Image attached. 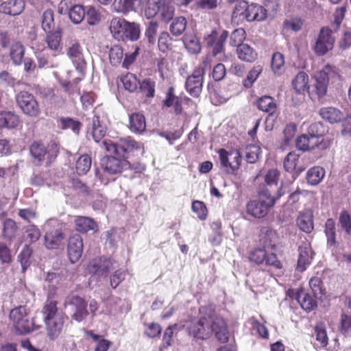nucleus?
<instances>
[{
  "instance_id": "obj_1",
  "label": "nucleus",
  "mask_w": 351,
  "mask_h": 351,
  "mask_svg": "<svg viewBox=\"0 0 351 351\" xmlns=\"http://www.w3.org/2000/svg\"><path fill=\"white\" fill-rule=\"evenodd\" d=\"M102 143L107 152L117 156H106L101 159V169L109 175L120 173L129 168L130 162L127 159L144 152L143 144L130 137L121 138L118 142L104 140Z\"/></svg>"
},
{
  "instance_id": "obj_2",
  "label": "nucleus",
  "mask_w": 351,
  "mask_h": 351,
  "mask_svg": "<svg viewBox=\"0 0 351 351\" xmlns=\"http://www.w3.org/2000/svg\"><path fill=\"white\" fill-rule=\"evenodd\" d=\"M283 195L282 186L278 188L275 196L271 195V191L267 187H261L258 192V198L247 202L246 212L254 218H263Z\"/></svg>"
},
{
  "instance_id": "obj_3",
  "label": "nucleus",
  "mask_w": 351,
  "mask_h": 351,
  "mask_svg": "<svg viewBox=\"0 0 351 351\" xmlns=\"http://www.w3.org/2000/svg\"><path fill=\"white\" fill-rule=\"evenodd\" d=\"M322 125L319 123L311 124L307 132L298 136L295 141L296 147L301 151H308L318 148L326 149L330 145V141L323 137Z\"/></svg>"
},
{
  "instance_id": "obj_4",
  "label": "nucleus",
  "mask_w": 351,
  "mask_h": 351,
  "mask_svg": "<svg viewBox=\"0 0 351 351\" xmlns=\"http://www.w3.org/2000/svg\"><path fill=\"white\" fill-rule=\"evenodd\" d=\"M210 68V62L206 58L202 63L195 68L193 73L189 75L185 82V88L188 93L193 97H198L202 90L204 77L206 70Z\"/></svg>"
},
{
  "instance_id": "obj_5",
  "label": "nucleus",
  "mask_w": 351,
  "mask_h": 351,
  "mask_svg": "<svg viewBox=\"0 0 351 351\" xmlns=\"http://www.w3.org/2000/svg\"><path fill=\"white\" fill-rule=\"evenodd\" d=\"M25 306H20L10 313V319L17 333L25 335L33 330V324L30 320Z\"/></svg>"
},
{
  "instance_id": "obj_6",
  "label": "nucleus",
  "mask_w": 351,
  "mask_h": 351,
  "mask_svg": "<svg viewBox=\"0 0 351 351\" xmlns=\"http://www.w3.org/2000/svg\"><path fill=\"white\" fill-rule=\"evenodd\" d=\"M210 310L198 319L197 321L191 323L189 327V333L191 336L197 339L206 340L212 336L210 329Z\"/></svg>"
},
{
  "instance_id": "obj_7",
  "label": "nucleus",
  "mask_w": 351,
  "mask_h": 351,
  "mask_svg": "<svg viewBox=\"0 0 351 351\" xmlns=\"http://www.w3.org/2000/svg\"><path fill=\"white\" fill-rule=\"evenodd\" d=\"M16 101L23 112L36 117L40 113L39 104L35 97L27 91H21L16 96Z\"/></svg>"
},
{
  "instance_id": "obj_8",
  "label": "nucleus",
  "mask_w": 351,
  "mask_h": 351,
  "mask_svg": "<svg viewBox=\"0 0 351 351\" xmlns=\"http://www.w3.org/2000/svg\"><path fill=\"white\" fill-rule=\"evenodd\" d=\"M210 329L212 335L214 334L215 338L221 343H227L229 340L230 333L228 329V325L225 319L215 313L214 310L210 309Z\"/></svg>"
},
{
  "instance_id": "obj_9",
  "label": "nucleus",
  "mask_w": 351,
  "mask_h": 351,
  "mask_svg": "<svg viewBox=\"0 0 351 351\" xmlns=\"http://www.w3.org/2000/svg\"><path fill=\"white\" fill-rule=\"evenodd\" d=\"M332 31L324 27L320 29L317 38L313 47L314 52L319 56H324L334 46L335 38L332 36Z\"/></svg>"
},
{
  "instance_id": "obj_10",
  "label": "nucleus",
  "mask_w": 351,
  "mask_h": 351,
  "mask_svg": "<svg viewBox=\"0 0 351 351\" xmlns=\"http://www.w3.org/2000/svg\"><path fill=\"white\" fill-rule=\"evenodd\" d=\"M66 54L76 70L82 73L86 69V62L84 56V49L80 43L75 40H71L68 45Z\"/></svg>"
},
{
  "instance_id": "obj_11",
  "label": "nucleus",
  "mask_w": 351,
  "mask_h": 351,
  "mask_svg": "<svg viewBox=\"0 0 351 351\" xmlns=\"http://www.w3.org/2000/svg\"><path fill=\"white\" fill-rule=\"evenodd\" d=\"M337 72L335 68L326 65L315 75V92L319 97H324L327 92L328 84L330 77H335Z\"/></svg>"
},
{
  "instance_id": "obj_12",
  "label": "nucleus",
  "mask_w": 351,
  "mask_h": 351,
  "mask_svg": "<svg viewBox=\"0 0 351 351\" xmlns=\"http://www.w3.org/2000/svg\"><path fill=\"white\" fill-rule=\"evenodd\" d=\"M263 242L264 243V247H271V248L273 249L275 245L271 243L267 245L266 236L263 239ZM249 259L252 263H280L278 261L276 254L274 252H267L265 248H258L254 250L251 252Z\"/></svg>"
},
{
  "instance_id": "obj_13",
  "label": "nucleus",
  "mask_w": 351,
  "mask_h": 351,
  "mask_svg": "<svg viewBox=\"0 0 351 351\" xmlns=\"http://www.w3.org/2000/svg\"><path fill=\"white\" fill-rule=\"evenodd\" d=\"M94 115L91 119H89V123L87 126V134L91 136L93 139L98 143L106 135L107 132V127L100 120L99 117L96 114L94 110Z\"/></svg>"
},
{
  "instance_id": "obj_14",
  "label": "nucleus",
  "mask_w": 351,
  "mask_h": 351,
  "mask_svg": "<svg viewBox=\"0 0 351 351\" xmlns=\"http://www.w3.org/2000/svg\"><path fill=\"white\" fill-rule=\"evenodd\" d=\"M219 154L221 166L230 167L233 171L239 168L242 158L238 150L234 149L230 152H227L224 149H221L219 151Z\"/></svg>"
},
{
  "instance_id": "obj_15",
  "label": "nucleus",
  "mask_w": 351,
  "mask_h": 351,
  "mask_svg": "<svg viewBox=\"0 0 351 351\" xmlns=\"http://www.w3.org/2000/svg\"><path fill=\"white\" fill-rule=\"evenodd\" d=\"M70 263H75L81 258L83 252V241L79 234H75L69 239L67 247Z\"/></svg>"
},
{
  "instance_id": "obj_16",
  "label": "nucleus",
  "mask_w": 351,
  "mask_h": 351,
  "mask_svg": "<svg viewBox=\"0 0 351 351\" xmlns=\"http://www.w3.org/2000/svg\"><path fill=\"white\" fill-rule=\"evenodd\" d=\"M45 41L48 48L53 51V56L56 57L61 53L62 47L60 41L62 38V30L57 27L55 30L46 32Z\"/></svg>"
},
{
  "instance_id": "obj_17",
  "label": "nucleus",
  "mask_w": 351,
  "mask_h": 351,
  "mask_svg": "<svg viewBox=\"0 0 351 351\" xmlns=\"http://www.w3.org/2000/svg\"><path fill=\"white\" fill-rule=\"evenodd\" d=\"M71 304L75 306V312L72 315L73 319L80 322L88 315L87 303L86 300L79 295L72 297Z\"/></svg>"
},
{
  "instance_id": "obj_18",
  "label": "nucleus",
  "mask_w": 351,
  "mask_h": 351,
  "mask_svg": "<svg viewBox=\"0 0 351 351\" xmlns=\"http://www.w3.org/2000/svg\"><path fill=\"white\" fill-rule=\"evenodd\" d=\"M267 17V10L257 3L247 5L245 18L247 21H263Z\"/></svg>"
},
{
  "instance_id": "obj_19",
  "label": "nucleus",
  "mask_w": 351,
  "mask_h": 351,
  "mask_svg": "<svg viewBox=\"0 0 351 351\" xmlns=\"http://www.w3.org/2000/svg\"><path fill=\"white\" fill-rule=\"evenodd\" d=\"M46 326L47 335L51 340H54L60 335L64 324V317L49 319L44 322Z\"/></svg>"
},
{
  "instance_id": "obj_20",
  "label": "nucleus",
  "mask_w": 351,
  "mask_h": 351,
  "mask_svg": "<svg viewBox=\"0 0 351 351\" xmlns=\"http://www.w3.org/2000/svg\"><path fill=\"white\" fill-rule=\"evenodd\" d=\"M24 8L23 0H8L0 5V12L11 16L20 14Z\"/></svg>"
},
{
  "instance_id": "obj_21",
  "label": "nucleus",
  "mask_w": 351,
  "mask_h": 351,
  "mask_svg": "<svg viewBox=\"0 0 351 351\" xmlns=\"http://www.w3.org/2000/svg\"><path fill=\"white\" fill-rule=\"evenodd\" d=\"M57 305V301L50 298L47 299L42 310L44 322L64 316L62 313L58 312Z\"/></svg>"
},
{
  "instance_id": "obj_22",
  "label": "nucleus",
  "mask_w": 351,
  "mask_h": 351,
  "mask_svg": "<svg viewBox=\"0 0 351 351\" xmlns=\"http://www.w3.org/2000/svg\"><path fill=\"white\" fill-rule=\"evenodd\" d=\"M74 223L77 232L85 233L89 230L96 232L98 230V226L96 221L93 219L88 217H76Z\"/></svg>"
},
{
  "instance_id": "obj_23",
  "label": "nucleus",
  "mask_w": 351,
  "mask_h": 351,
  "mask_svg": "<svg viewBox=\"0 0 351 351\" xmlns=\"http://www.w3.org/2000/svg\"><path fill=\"white\" fill-rule=\"evenodd\" d=\"M129 128L136 134H142L146 128L145 116L141 112H134L130 115Z\"/></svg>"
},
{
  "instance_id": "obj_24",
  "label": "nucleus",
  "mask_w": 351,
  "mask_h": 351,
  "mask_svg": "<svg viewBox=\"0 0 351 351\" xmlns=\"http://www.w3.org/2000/svg\"><path fill=\"white\" fill-rule=\"evenodd\" d=\"M297 225L303 232L310 233L313 230V215L311 210H306L300 214L297 219Z\"/></svg>"
},
{
  "instance_id": "obj_25",
  "label": "nucleus",
  "mask_w": 351,
  "mask_h": 351,
  "mask_svg": "<svg viewBox=\"0 0 351 351\" xmlns=\"http://www.w3.org/2000/svg\"><path fill=\"white\" fill-rule=\"evenodd\" d=\"M238 58L244 62H252L257 58L258 54L252 47L244 43L239 45L237 47Z\"/></svg>"
},
{
  "instance_id": "obj_26",
  "label": "nucleus",
  "mask_w": 351,
  "mask_h": 351,
  "mask_svg": "<svg viewBox=\"0 0 351 351\" xmlns=\"http://www.w3.org/2000/svg\"><path fill=\"white\" fill-rule=\"evenodd\" d=\"M84 335L86 337H90L93 341H97L94 351H108L112 345V341L95 334L92 330H84Z\"/></svg>"
},
{
  "instance_id": "obj_27",
  "label": "nucleus",
  "mask_w": 351,
  "mask_h": 351,
  "mask_svg": "<svg viewBox=\"0 0 351 351\" xmlns=\"http://www.w3.org/2000/svg\"><path fill=\"white\" fill-rule=\"evenodd\" d=\"M36 57L39 69L56 68L59 65V62L56 59V57L53 56V53L39 52L36 53Z\"/></svg>"
},
{
  "instance_id": "obj_28",
  "label": "nucleus",
  "mask_w": 351,
  "mask_h": 351,
  "mask_svg": "<svg viewBox=\"0 0 351 351\" xmlns=\"http://www.w3.org/2000/svg\"><path fill=\"white\" fill-rule=\"evenodd\" d=\"M127 21L124 19L115 17L112 19L110 24V30L113 36L118 40H124V32Z\"/></svg>"
},
{
  "instance_id": "obj_29",
  "label": "nucleus",
  "mask_w": 351,
  "mask_h": 351,
  "mask_svg": "<svg viewBox=\"0 0 351 351\" xmlns=\"http://www.w3.org/2000/svg\"><path fill=\"white\" fill-rule=\"evenodd\" d=\"M322 118L330 123L339 122L343 119L342 112L337 108L333 107L322 108L319 110Z\"/></svg>"
},
{
  "instance_id": "obj_30",
  "label": "nucleus",
  "mask_w": 351,
  "mask_h": 351,
  "mask_svg": "<svg viewBox=\"0 0 351 351\" xmlns=\"http://www.w3.org/2000/svg\"><path fill=\"white\" fill-rule=\"evenodd\" d=\"M163 104L167 107H173L176 114H180L182 112V102L179 97L175 95L174 88L172 86L169 88Z\"/></svg>"
},
{
  "instance_id": "obj_31",
  "label": "nucleus",
  "mask_w": 351,
  "mask_h": 351,
  "mask_svg": "<svg viewBox=\"0 0 351 351\" xmlns=\"http://www.w3.org/2000/svg\"><path fill=\"white\" fill-rule=\"evenodd\" d=\"M258 110L273 115L277 109L274 99L270 96L265 95L260 97L256 102Z\"/></svg>"
},
{
  "instance_id": "obj_32",
  "label": "nucleus",
  "mask_w": 351,
  "mask_h": 351,
  "mask_svg": "<svg viewBox=\"0 0 351 351\" xmlns=\"http://www.w3.org/2000/svg\"><path fill=\"white\" fill-rule=\"evenodd\" d=\"M64 239L62 232L60 230H53L48 232L45 236V244L48 249H56Z\"/></svg>"
},
{
  "instance_id": "obj_33",
  "label": "nucleus",
  "mask_w": 351,
  "mask_h": 351,
  "mask_svg": "<svg viewBox=\"0 0 351 351\" xmlns=\"http://www.w3.org/2000/svg\"><path fill=\"white\" fill-rule=\"evenodd\" d=\"M19 117L10 111L0 112V128H14L19 124Z\"/></svg>"
},
{
  "instance_id": "obj_34",
  "label": "nucleus",
  "mask_w": 351,
  "mask_h": 351,
  "mask_svg": "<svg viewBox=\"0 0 351 351\" xmlns=\"http://www.w3.org/2000/svg\"><path fill=\"white\" fill-rule=\"evenodd\" d=\"M308 82V74L304 71H300L293 80L292 85L297 93H301L309 88Z\"/></svg>"
},
{
  "instance_id": "obj_35",
  "label": "nucleus",
  "mask_w": 351,
  "mask_h": 351,
  "mask_svg": "<svg viewBox=\"0 0 351 351\" xmlns=\"http://www.w3.org/2000/svg\"><path fill=\"white\" fill-rule=\"evenodd\" d=\"M302 309L306 312H310L317 308V304L315 297L311 295L304 289L300 293V300L298 302Z\"/></svg>"
},
{
  "instance_id": "obj_36",
  "label": "nucleus",
  "mask_w": 351,
  "mask_h": 351,
  "mask_svg": "<svg viewBox=\"0 0 351 351\" xmlns=\"http://www.w3.org/2000/svg\"><path fill=\"white\" fill-rule=\"evenodd\" d=\"M314 334L320 347L326 348L328 344V337L324 322H319L314 327Z\"/></svg>"
},
{
  "instance_id": "obj_37",
  "label": "nucleus",
  "mask_w": 351,
  "mask_h": 351,
  "mask_svg": "<svg viewBox=\"0 0 351 351\" xmlns=\"http://www.w3.org/2000/svg\"><path fill=\"white\" fill-rule=\"evenodd\" d=\"M29 152L32 158L40 164L46 156V146L43 143L34 141L29 147Z\"/></svg>"
},
{
  "instance_id": "obj_38",
  "label": "nucleus",
  "mask_w": 351,
  "mask_h": 351,
  "mask_svg": "<svg viewBox=\"0 0 351 351\" xmlns=\"http://www.w3.org/2000/svg\"><path fill=\"white\" fill-rule=\"evenodd\" d=\"M41 27L45 32L55 30L54 12L51 9L45 10L41 16Z\"/></svg>"
},
{
  "instance_id": "obj_39",
  "label": "nucleus",
  "mask_w": 351,
  "mask_h": 351,
  "mask_svg": "<svg viewBox=\"0 0 351 351\" xmlns=\"http://www.w3.org/2000/svg\"><path fill=\"white\" fill-rule=\"evenodd\" d=\"M324 175L325 171L323 168L320 167H313L307 171L306 180L309 184L315 186L322 180Z\"/></svg>"
},
{
  "instance_id": "obj_40",
  "label": "nucleus",
  "mask_w": 351,
  "mask_h": 351,
  "mask_svg": "<svg viewBox=\"0 0 351 351\" xmlns=\"http://www.w3.org/2000/svg\"><path fill=\"white\" fill-rule=\"evenodd\" d=\"M17 231L18 226L14 220L6 219L3 221L2 235L5 239L11 241L16 237Z\"/></svg>"
},
{
  "instance_id": "obj_41",
  "label": "nucleus",
  "mask_w": 351,
  "mask_h": 351,
  "mask_svg": "<svg viewBox=\"0 0 351 351\" xmlns=\"http://www.w3.org/2000/svg\"><path fill=\"white\" fill-rule=\"evenodd\" d=\"M92 164L91 158L88 154L82 155L75 163V169L78 175L82 176L89 171Z\"/></svg>"
},
{
  "instance_id": "obj_42",
  "label": "nucleus",
  "mask_w": 351,
  "mask_h": 351,
  "mask_svg": "<svg viewBox=\"0 0 351 351\" xmlns=\"http://www.w3.org/2000/svg\"><path fill=\"white\" fill-rule=\"evenodd\" d=\"M101 7H95L89 5L86 7V21L88 25L94 26L99 23L101 18Z\"/></svg>"
},
{
  "instance_id": "obj_43",
  "label": "nucleus",
  "mask_w": 351,
  "mask_h": 351,
  "mask_svg": "<svg viewBox=\"0 0 351 351\" xmlns=\"http://www.w3.org/2000/svg\"><path fill=\"white\" fill-rule=\"evenodd\" d=\"M25 54V47L21 43H14L10 49V57L16 65H20L23 62Z\"/></svg>"
},
{
  "instance_id": "obj_44",
  "label": "nucleus",
  "mask_w": 351,
  "mask_h": 351,
  "mask_svg": "<svg viewBox=\"0 0 351 351\" xmlns=\"http://www.w3.org/2000/svg\"><path fill=\"white\" fill-rule=\"evenodd\" d=\"M339 330L345 337L351 336V314H349L348 312H343L341 314Z\"/></svg>"
},
{
  "instance_id": "obj_45",
  "label": "nucleus",
  "mask_w": 351,
  "mask_h": 351,
  "mask_svg": "<svg viewBox=\"0 0 351 351\" xmlns=\"http://www.w3.org/2000/svg\"><path fill=\"white\" fill-rule=\"evenodd\" d=\"M324 232L327 238V245L328 247L335 246L336 243L335 223L332 219H328L326 220Z\"/></svg>"
},
{
  "instance_id": "obj_46",
  "label": "nucleus",
  "mask_w": 351,
  "mask_h": 351,
  "mask_svg": "<svg viewBox=\"0 0 351 351\" xmlns=\"http://www.w3.org/2000/svg\"><path fill=\"white\" fill-rule=\"evenodd\" d=\"M101 238L105 241V244L112 249L117 246L118 241L120 240V236L115 228L104 232Z\"/></svg>"
},
{
  "instance_id": "obj_47",
  "label": "nucleus",
  "mask_w": 351,
  "mask_h": 351,
  "mask_svg": "<svg viewBox=\"0 0 351 351\" xmlns=\"http://www.w3.org/2000/svg\"><path fill=\"white\" fill-rule=\"evenodd\" d=\"M186 20L183 16L174 19L170 25L169 30L175 36H180L186 29Z\"/></svg>"
},
{
  "instance_id": "obj_48",
  "label": "nucleus",
  "mask_w": 351,
  "mask_h": 351,
  "mask_svg": "<svg viewBox=\"0 0 351 351\" xmlns=\"http://www.w3.org/2000/svg\"><path fill=\"white\" fill-rule=\"evenodd\" d=\"M140 33V25L138 23L127 22L125 31L124 32V38L136 41L139 38Z\"/></svg>"
},
{
  "instance_id": "obj_49",
  "label": "nucleus",
  "mask_w": 351,
  "mask_h": 351,
  "mask_svg": "<svg viewBox=\"0 0 351 351\" xmlns=\"http://www.w3.org/2000/svg\"><path fill=\"white\" fill-rule=\"evenodd\" d=\"M261 148L258 145H249L245 149V158L248 163L254 164L259 158Z\"/></svg>"
},
{
  "instance_id": "obj_50",
  "label": "nucleus",
  "mask_w": 351,
  "mask_h": 351,
  "mask_svg": "<svg viewBox=\"0 0 351 351\" xmlns=\"http://www.w3.org/2000/svg\"><path fill=\"white\" fill-rule=\"evenodd\" d=\"M298 252L299 257L297 263H311V262L313 261V252L308 245L305 244L304 245L300 246L298 248Z\"/></svg>"
},
{
  "instance_id": "obj_51",
  "label": "nucleus",
  "mask_w": 351,
  "mask_h": 351,
  "mask_svg": "<svg viewBox=\"0 0 351 351\" xmlns=\"http://www.w3.org/2000/svg\"><path fill=\"white\" fill-rule=\"evenodd\" d=\"M69 14L73 23L79 24L84 19L86 11L82 5H75L70 9Z\"/></svg>"
},
{
  "instance_id": "obj_52",
  "label": "nucleus",
  "mask_w": 351,
  "mask_h": 351,
  "mask_svg": "<svg viewBox=\"0 0 351 351\" xmlns=\"http://www.w3.org/2000/svg\"><path fill=\"white\" fill-rule=\"evenodd\" d=\"M158 28V23L153 20L149 21L147 25L145 36L150 45H154L156 43Z\"/></svg>"
},
{
  "instance_id": "obj_53",
  "label": "nucleus",
  "mask_w": 351,
  "mask_h": 351,
  "mask_svg": "<svg viewBox=\"0 0 351 351\" xmlns=\"http://www.w3.org/2000/svg\"><path fill=\"white\" fill-rule=\"evenodd\" d=\"M184 44L187 50L191 53H198L201 51V45L195 36H185Z\"/></svg>"
},
{
  "instance_id": "obj_54",
  "label": "nucleus",
  "mask_w": 351,
  "mask_h": 351,
  "mask_svg": "<svg viewBox=\"0 0 351 351\" xmlns=\"http://www.w3.org/2000/svg\"><path fill=\"white\" fill-rule=\"evenodd\" d=\"M309 287L314 295V297H322L325 293L323 282L319 277H313L309 280Z\"/></svg>"
},
{
  "instance_id": "obj_55",
  "label": "nucleus",
  "mask_w": 351,
  "mask_h": 351,
  "mask_svg": "<svg viewBox=\"0 0 351 351\" xmlns=\"http://www.w3.org/2000/svg\"><path fill=\"white\" fill-rule=\"evenodd\" d=\"M141 91L147 97H154L155 95L156 82L150 79H145L139 84Z\"/></svg>"
},
{
  "instance_id": "obj_56",
  "label": "nucleus",
  "mask_w": 351,
  "mask_h": 351,
  "mask_svg": "<svg viewBox=\"0 0 351 351\" xmlns=\"http://www.w3.org/2000/svg\"><path fill=\"white\" fill-rule=\"evenodd\" d=\"M271 64V69L275 73L281 74L285 65L284 56L280 52L274 53L272 56Z\"/></svg>"
},
{
  "instance_id": "obj_57",
  "label": "nucleus",
  "mask_w": 351,
  "mask_h": 351,
  "mask_svg": "<svg viewBox=\"0 0 351 351\" xmlns=\"http://www.w3.org/2000/svg\"><path fill=\"white\" fill-rule=\"evenodd\" d=\"M229 36V33L226 30H223L221 35L219 36L217 42L211 47L212 53L213 56H217L218 54L224 51V44Z\"/></svg>"
},
{
  "instance_id": "obj_58",
  "label": "nucleus",
  "mask_w": 351,
  "mask_h": 351,
  "mask_svg": "<svg viewBox=\"0 0 351 351\" xmlns=\"http://www.w3.org/2000/svg\"><path fill=\"white\" fill-rule=\"evenodd\" d=\"M125 90L130 93L134 92L138 89L140 82L133 74H128L121 80Z\"/></svg>"
},
{
  "instance_id": "obj_59",
  "label": "nucleus",
  "mask_w": 351,
  "mask_h": 351,
  "mask_svg": "<svg viewBox=\"0 0 351 351\" xmlns=\"http://www.w3.org/2000/svg\"><path fill=\"white\" fill-rule=\"evenodd\" d=\"M299 160V155L295 152H289L285 157L283 162L284 168L287 172L295 170Z\"/></svg>"
},
{
  "instance_id": "obj_60",
  "label": "nucleus",
  "mask_w": 351,
  "mask_h": 351,
  "mask_svg": "<svg viewBox=\"0 0 351 351\" xmlns=\"http://www.w3.org/2000/svg\"><path fill=\"white\" fill-rule=\"evenodd\" d=\"M61 128L63 130L71 129L75 134H78L81 123L70 117H62L60 119Z\"/></svg>"
},
{
  "instance_id": "obj_61",
  "label": "nucleus",
  "mask_w": 351,
  "mask_h": 351,
  "mask_svg": "<svg viewBox=\"0 0 351 351\" xmlns=\"http://www.w3.org/2000/svg\"><path fill=\"white\" fill-rule=\"evenodd\" d=\"M178 327L177 324L169 325L165 330L163 334L161 346L162 348L167 349L170 347L173 343V331Z\"/></svg>"
},
{
  "instance_id": "obj_62",
  "label": "nucleus",
  "mask_w": 351,
  "mask_h": 351,
  "mask_svg": "<svg viewBox=\"0 0 351 351\" xmlns=\"http://www.w3.org/2000/svg\"><path fill=\"white\" fill-rule=\"evenodd\" d=\"M160 0H148L145 9V15L147 19L154 17L159 13Z\"/></svg>"
},
{
  "instance_id": "obj_63",
  "label": "nucleus",
  "mask_w": 351,
  "mask_h": 351,
  "mask_svg": "<svg viewBox=\"0 0 351 351\" xmlns=\"http://www.w3.org/2000/svg\"><path fill=\"white\" fill-rule=\"evenodd\" d=\"M245 31L243 28H238L234 29L230 37V44L232 46H238L239 45L243 44V41L245 39Z\"/></svg>"
},
{
  "instance_id": "obj_64",
  "label": "nucleus",
  "mask_w": 351,
  "mask_h": 351,
  "mask_svg": "<svg viewBox=\"0 0 351 351\" xmlns=\"http://www.w3.org/2000/svg\"><path fill=\"white\" fill-rule=\"evenodd\" d=\"M123 49L117 45H113L109 51V58L112 64L117 65L119 64L123 58Z\"/></svg>"
}]
</instances>
